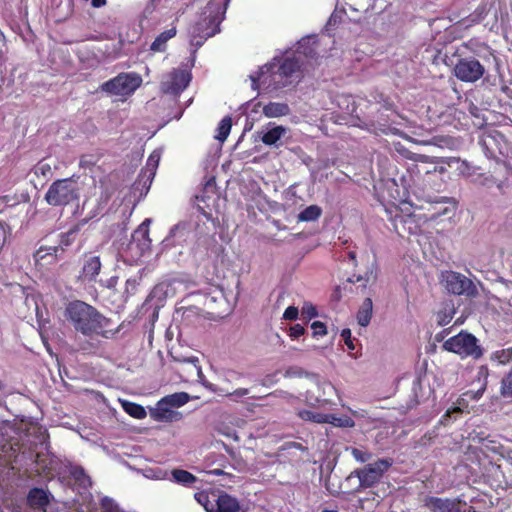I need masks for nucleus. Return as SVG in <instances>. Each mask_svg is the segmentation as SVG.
<instances>
[{
	"label": "nucleus",
	"mask_w": 512,
	"mask_h": 512,
	"mask_svg": "<svg viewBox=\"0 0 512 512\" xmlns=\"http://www.w3.org/2000/svg\"><path fill=\"white\" fill-rule=\"evenodd\" d=\"M467 21V26L482 22L490 31L500 27L506 30L509 14L506 5L500 0H485L468 16Z\"/></svg>",
	"instance_id": "f03ea898"
},
{
	"label": "nucleus",
	"mask_w": 512,
	"mask_h": 512,
	"mask_svg": "<svg viewBox=\"0 0 512 512\" xmlns=\"http://www.w3.org/2000/svg\"><path fill=\"white\" fill-rule=\"evenodd\" d=\"M310 40V37L302 38L298 43V50L307 57H314L316 55V51L313 48L306 47Z\"/></svg>",
	"instance_id": "2f4dec72"
},
{
	"label": "nucleus",
	"mask_w": 512,
	"mask_h": 512,
	"mask_svg": "<svg viewBox=\"0 0 512 512\" xmlns=\"http://www.w3.org/2000/svg\"><path fill=\"white\" fill-rule=\"evenodd\" d=\"M447 171L446 167L443 165H434L432 168H427L423 170V173L428 175L431 173H439L444 174Z\"/></svg>",
	"instance_id": "79ce46f5"
},
{
	"label": "nucleus",
	"mask_w": 512,
	"mask_h": 512,
	"mask_svg": "<svg viewBox=\"0 0 512 512\" xmlns=\"http://www.w3.org/2000/svg\"><path fill=\"white\" fill-rule=\"evenodd\" d=\"M301 312L302 315L308 319H312L318 315L316 307L311 303H304Z\"/></svg>",
	"instance_id": "e433bc0d"
},
{
	"label": "nucleus",
	"mask_w": 512,
	"mask_h": 512,
	"mask_svg": "<svg viewBox=\"0 0 512 512\" xmlns=\"http://www.w3.org/2000/svg\"><path fill=\"white\" fill-rule=\"evenodd\" d=\"M72 475H73V477H74L76 480H80V477H81V476H85L84 469H83V468H76V469L72 472Z\"/></svg>",
	"instance_id": "8fccbe9b"
},
{
	"label": "nucleus",
	"mask_w": 512,
	"mask_h": 512,
	"mask_svg": "<svg viewBox=\"0 0 512 512\" xmlns=\"http://www.w3.org/2000/svg\"><path fill=\"white\" fill-rule=\"evenodd\" d=\"M326 386H327L329 389L334 390V387H333V385H332L331 383H326Z\"/></svg>",
	"instance_id": "680f3d73"
},
{
	"label": "nucleus",
	"mask_w": 512,
	"mask_h": 512,
	"mask_svg": "<svg viewBox=\"0 0 512 512\" xmlns=\"http://www.w3.org/2000/svg\"><path fill=\"white\" fill-rule=\"evenodd\" d=\"M289 112L290 108L286 103L269 102L263 107L264 115L269 118L286 116Z\"/></svg>",
	"instance_id": "f3484780"
},
{
	"label": "nucleus",
	"mask_w": 512,
	"mask_h": 512,
	"mask_svg": "<svg viewBox=\"0 0 512 512\" xmlns=\"http://www.w3.org/2000/svg\"><path fill=\"white\" fill-rule=\"evenodd\" d=\"M392 222H393L395 231L401 235L402 234L401 230L404 231L406 229V227H405L406 224H414L415 220H414V216L412 214H407V215L396 214L392 218Z\"/></svg>",
	"instance_id": "a878e982"
},
{
	"label": "nucleus",
	"mask_w": 512,
	"mask_h": 512,
	"mask_svg": "<svg viewBox=\"0 0 512 512\" xmlns=\"http://www.w3.org/2000/svg\"><path fill=\"white\" fill-rule=\"evenodd\" d=\"M391 463L385 459H378L374 463H370L361 469L353 472L359 479L361 488H369L380 481L385 471L388 470Z\"/></svg>",
	"instance_id": "1a4fd4ad"
},
{
	"label": "nucleus",
	"mask_w": 512,
	"mask_h": 512,
	"mask_svg": "<svg viewBox=\"0 0 512 512\" xmlns=\"http://www.w3.org/2000/svg\"><path fill=\"white\" fill-rule=\"evenodd\" d=\"M44 198L51 206H67L79 199V189L70 178L59 179L49 186Z\"/></svg>",
	"instance_id": "7ed1b4c3"
},
{
	"label": "nucleus",
	"mask_w": 512,
	"mask_h": 512,
	"mask_svg": "<svg viewBox=\"0 0 512 512\" xmlns=\"http://www.w3.org/2000/svg\"><path fill=\"white\" fill-rule=\"evenodd\" d=\"M477 342L478 340L474 335L462 331L447 339L442 347L444 350L458 354L461 357L479 358L482 356V350Z\"/></svg>",
	"instance_id": "39448f33"
},
{
	"label": "nucleus",
	"mask_w": 512,
	"mask_h": 512,
	"mask_svg": "<svg viewBox=\"0 0 512 512\" xmlns=\"http://www.w3.org/2000/svg\"><path fill=\"white\" fill-rule=\"evenodd\" d=\"M422 207H428L427 211L429 214L426 216L427 220L438 223L454 218L458 202L455 198L443 196L425 200Z\"/></svg>",
	"instance_id": "423d86ee"
},
{
	"label": "nucleus",
	"mask_w": 512,
	"mask_h": 512,
	"mask_svg": "<svg viewBox=\"0 0 512 512\" xmlns=\"http://www.w3.org/2000/svg\"><path fill=\"white\" fill-rule=\"evenodd\" d=\"M118 283V277L117 276H112L110 279H108L107 281V287L109 289H114L116 287Z\"/></svg>",
	"instance_id": "09e8293b"
},
{
	"label": "nucleus",
	"mask_w": 512,
	"mask_h": 512,
	"mask_svg": "<svg viewBox=\"0 0 512 512\" xmlns=\"http://www.w3.org/2000/svg\"><path fill=\"white\" fill-rule=\"evenodd\" d=\"M305 332L306 330L304 326H302L301 324H294L293 326L290 327L288 335L291 339L294 340L304 335Z\"/></svg>",
	"instance_id": "4c0bfd02"
},
{
	"label": "nucleus",
	"mask_w": 512,
	"mask_h": 512,
	"mask_svg": "<svg viewBox=\"0 0 512 512\" xmlns=\"http://www.w3.org/2000/svg\"><path fill=\"white\" fill-rule=\"evenodd\" d=\"M41 252H42V249L40 248V249L37 251L36 256H39Z\"/></svg>",
	"instance_id": "0e129e2a"
},
{
	"label": "nucleus",
	"mask_w": 512,
	"mask_h": 512,
	"mask_svg": "<svg viewBox=\"0 0 512 512\" xmlns=\"http://www.w3.org/2000/svg\"><path fill=\"white\" fill-rule=\"evenodd\" d=\"M442 282L447 291L454 295H471L475 290L470 279L454 271L445 272L442 277Z\"/></svg>",
	"instance_id": "f8f14e48"
},
{
	"label": "nucleus",
	"mask_w": 512,
	"mask_h": 512,
	"mask_svg": "<svg viewBox=\"0 0 512 512\" xmlns=\"http://www.w3.org/2000/svg\"><path fill=\"white\" fill-rule=\"evenodd\" d=\"M76 232L74 230H70L65 234L61 235L60 245L62 246H69L75 237Z\"/></svg>",
	"instance_id": "a19ab883"
},
{
	"label": "nucleus",
	"mask_w": 512,
	"mask_h": 512,
	"mask_svg": "<svg viewBox=\"0 0 512 512\" xmlns=\"http://www.w3.org/2000/svg\"><path fill=\"white\" fill-rule=\"evenodd\" d=\"M6 387V384L2 381H0V390H4Z\"/></svg>",
	"instance_id": "bf43d9fd"
},
{
	"label": "nucleus",
	"mask_w": 512,
	"mask_h": 512,
	"mask_svg": "<svg viewBox=\"0 0 512 512\" xmlns=\"http://www.w3.org/2000/svg\"><path fill=\"white\" fill-rule=\"evenodd\" d=\"M136 234H141L145 241H147L148 243L151 242V240L149 239V231H148V229H145V230L140 229V230L136 231Z\"/></svg>",
	"instance_id": "3c124183"
},
{
	"label": "nucleus",
	"mask_w": 512,
	"mask_h": 512,
	"mask_svg": "<svg viewBox=\"0 0 512 512\" xmlns=\"http://www.w3.org/2000/svg\"><path fill=\"white\" fill-rule=\"evenodd\" d=\"M63 314L76 333L88 338H108L107 328L111 321L93 305L82 300H73L66 305Z\"/></svg>",
	"instance_id": "f257e3e1"
},
{
	"label": "nucleus",
	"mask_w": 512,
	"mask_h": 512,
	"mask_svg": "<svg viewBox=\"0 0 512 512\" xmlns=\"http://www.w3.org/2000/svg\"><path fill=\"white\" fill-rule=\"evenodd\" d=\"M305 374H306L305 371L301 367H298V366L289 367L285 371L286 377H302Z\"/></svg>",
	"instance_id": "ea45409f"
},
{
	"label": "nucleus",
	"mask_w": 512,
	"mask_h": 512,
	"mask_svg": "<svg viewBox=\"0 0 512 512\" xmlns=\"http://www.w3.org/2000/svg\"><path fill=\"white\" fill-rule=\"evenodd\" d=\"M8 230H10L9 225L0 220V232H3L4 234H6Z\"/></svg>",
	"instance_id": "864d4df0"
},
{
	"label": "nucleus",
	"mask_w": 512,
	"mask_h": 512,
	"mask_svg": "<svg viewBox=\"0 0 512 512\" xmlns=\"http://www.w3.org/2000/svg\"><path fill=\"white\" fill-rule=\"evenodd\" d=\"M349 257H350L351 259H355V257H356L355 252H350V253H349Z\"/></svg>",
	"instance_id": "052dcab7"
},
{
	"label": "nucleus",
	"mask_w": 512,
	"mask_h": 512,
	"mask_svg": "<svg viewBox=\"0 0 512 512\" xmlns=\"http://www.w3.org/2000/svg\"><path fill=\"white\" fill-rule=\"evenodd\" d=\"M298 416L304 421H311L314 423H326L325 413H319L312 410H301L298 412Z\"/></svg>",
	"instance_id": "c85d7f7f"
},
{
	"label": "nucleus",
	"mask_w": 512,
	"mask_h": 512,
	"mask_svg": "<svg viewBox=\"0 0 512 512\" xmlns=\"http://www.w3.org/2000/svg\"><path fill=\"white\" fill-rule=\"evenodd\" d=\"M176 28H170L160 33L150 46V50L154 52H162L166 49V43L168 40L176 35Z\"/></svg>",
	"instance_id": "a211bd4d"
},
{
	"label": "nucleus",
	"mask_w": 512,
	"mask_h": 512,
	"mask_svg": "<svg viewBox=\"0 0 512 512\" xmlns=\"http://www.w3.org/2000/svg\"><path fill=\"white\" fill-rule=\"evenodd\" d=\"M367 282H368V279H365V280H364V283L362 284V286H363L364 288L366 287Z\"/></svg>",
	"instance_id": "e2e57ef3"
},
{
	"label": "nucleus",
	"mask_w": 512,
	"mask_h": 512,
	"mask_svg": "<svg viewBox=\"0 0 512 512\" xmlns=\"http://www.w3.org/2000/svg\"><path fill=\"white\" fill-rule=\"evenodd\" d=\"M287 129L283 126H275L263 133L261 140L265 145H275L285 134Z\"/></svg>",
	"instance_id": "412c9836"
},
{
	"label": "nucleus",
	"mask_w": 512,
	"mask_h": 512,
	"mask_svg": "<svg viewBox=\"0 0 512 512\" xmlns=\"http://www.w3.org/2000/svg\"><path fill=\"white\" fill-rule=\"evenodd\" d=\"M213 495V501L208 499V495L199 493L197 500L202 502L205 499L204 507L207 512H245L236 498L231 497L227 493L217 496Z\"/></svg>",
	"instance_id": "9d476101"
},
{
	"label": "nucleus",
	"mask_w": 512,
	"mask_h": 512,
	"mask_svg": "<svg viewBox=\"0 0 512 512\" xmlns=\"http://www.w3.org/2000/svg\"><path fill=\"white\" fill-rule=\"evenodd\" d=\"M191 81V74L181 69H173L161 82L162 93L173 96L180 95Z\"/></svg>",
	"instance_id": "9b49d317"
},
{
	"label": "nucleus",
	"mask_w": 512,
	"mask_h": 512,
	"mask_svg": "<svg viewBox=\"0 0 512 512\" xmlns=\"http://www.w3.org/2000/svg\"><path fill=\"white\" fill-rule=\"evenodd\" d=\"M311 329H312V336L314 338L323 337L327 334V327H326L325 323H323L321 321H314L311 324Z\"/></svg>",
	"instance_id": "72a5a7b5"
},
{
	"label": "nucleus",
	"mask_w": 512,
	"mask_h": 512,
	"mask_svg": "<svg viewBox=\"0 0 512 512\" xmlns=\"http://www.w3.org/2000/svg\"><path fill=\"white\" fill-rule=\"evenodd\" d=\"M230 0H226L224 3V7L222 12H220V8L217 9L215 14H209L208 16H204L192 28L191 37L192 42L196 46H201L204 41L220 31V23L224 19V15Z\"/></svg>",
	"instance_id": "20e7f679"
},
{
	"label": "nucleus",
	"mask_w": 512,
	"mask_h": 512,
	"mask_svg": "<svg viewBox=\"0 0 512 512\" xmlns=\"http://www.w3.org/2000/svg\"><path fill=\"white\" fill-rule=\"evenodd\" d=\"M91 4L94 8H100L107 4V0H92Z\"/></svg>",
	"instance_id": "603ef678"
},
{
	"label": "nucleus",
	"mask_w": 512,
	"mask_h": 512,
	"mask_svg": "<svg viewBox=\"0 0 512 512\" xmlns=\"http://www.w3.org/2000/svg\"><path fill=\"white\" fill-rule=\"evenodd\" d=\"M362 280H363V277H362V276H358V277L356 278V280H354V279H352V278H349V279H348V281H349V282H352V283H354V282H360V281H362Z\"/></svg>",
	"instance_id": "4d7b16f0"
},
{
	"label": "nucleus",
	"mask_w": 512,
	"mask_h": 512,
	"mask_svg": "<svg viewBox=\"0 0 512 512\" xmlns=\"http://www.w3.org/2000/svg\"><path fill=\"white\" fill-rule=\"evenodd\" d=\"M189 401V395L186 392L174 393L162 398V403H168L170 407H181Z\"/></svg>",
	"instance_id": "393cba45"
},
{
	"label": "nucleus",
	"mask_w": 512,
	"mask_h": 512,
	"mask_svg": "<svg viewBox=\"0 0 512 512\" xmlns=\"http://www.w3.org/2000/svg\"><path fill=\"white\" fill-rule=\"evenodd\" d=\"M351 455L355 458L356 461L361 463L369 461L372 457L371 453L359 448H351Z\"/></svg>",
	"instance_id": "473e14b6"
},
{
	"label": "nucleus",
	"mask_w": 512,
	"mask_h": 512,
	"mask_svg": "<svg viewBox=\"0 0 512 512\" xmlns=\"http://www.w3.org/2000/svg\"><path fill=\"white\" fill-rule=\"evenodd\" d=\"M112 196V193L109 192L107 189L105 191L102 192L101 196H100V202L101 203H104V204H107L108 201L110 200Z\"/></svg>",
	"instance_id": "de8ad7c7"
},
{
	"label": "nucleus",
	"mask_w": 512,
	"mask_h": 512,
	"mask_svg": "<svg viewBox=\"0 0 512 512\" xmlns=\"http://www.w3.org/2000/svg\"><path fill=\"white\" fill-rule=\"evenodd\" d=\"M39 169L41 170L42 174H43V175H45V171H46V169H47V170H50V166H49L48 164L41 165V166L39 167Z\"/></svg>",
	"instance_id": "5fc2aeb1"
},
{
	"label": "nucleus",
	"mask_w": 512,
	"mask_h": 512,
	"mask_svg": "<svg viewBox=\"0 0 512 512\" xmlns=\"http://www.w3.org/2000/svg\"><path fill=\"white\" fill-rule=\"evenodd\" d=\"M101 269V261L98 256L95 255H88L85 256L82 271H81V278L84 280H95L96 276L99 274Z\"/></svg>",
	"instance_id": "2eb2a0df"
},
{
	"label": "nucleus",
	"mask_w": 512,
	"mask_h": 512,
	"mask_svg": "<svg viewBox=\"0 0 512 512\" xmlns=\"http://www.w3.org/2000/svg\"><path fill=\"white\" fill-rule=\"evenodd\" d=\"M231 127H232V118L230 116H225L220 121V123L217 127V134H216L215 138L220 142H224L230 134Z\"/></svg>",
	"instance_id": "bb28decb"
},
{
	"label": "nucleus",
	"mask_w": 512,
	"mask_h": 512,
	"mask_svg": "<svg viewBox=\"0 0 512 512\" xmlns=\"http://www.w3.org/2000/svg\"><path fill=\"white\" fill-rule=\"evenodd\" d=\"M122 408L129 416L135 419H144L147 415L145 408L135 402L123 401Z\"/></svg>",
	"instance_id": "4be33fe9"
},
{
	"label": "nucleus",
	"mask_w": 512,
	"mask_h": 512,
	"mask_svg": "<svg viewBox=\"0 0 512 512\" xmlns=\"http://www.w3.org/2000/svg\"><path fill=\"white\" fill-rule=\"evenodd\" d=\"M101 505H102L103 509L111 511V507L113 505V501H112V499H110L108 497H105V498L102 499Z\"/></svg>",
	"instance_id": "49530a36"
},
{
	"label": "nucleus",
	"mask_w": 512,
	"mask_h": 512,
	"mask_svg": "<svg viewBox=\"0 0 512 512\" xmlns=\"http://www.w3.org/2000/svg\"><path fill=\"white\" fill-rule=\"evenodd\" d=\"M300 62L294 57H286L282 60L278 73L282 77H290L300 70Z\"/></svg>",
	"instance_id": "6ab92c4d"
},
{
	"label": "nucleus",
	"mask_w": 512,
	"mask_h": 512,
	"mask_svg": "<svg viewBox=\"0 0 512 512\" xmlns=\"http://www.w3.org/2000/svg\"><path fill=\"white\" fill-rule=\"evenodd\" d=\"M322 215V209L318 205H310L301 211L298 220L302 222H311L317 220Z\"/></svg>",
	"instance_id": "b1692460"
},
{
	"label": "nucleus",
	"mask_w": 512,
	"mask_h": 512,
	"mask_svg": "<svg viewBox=\"0 0 512 512\" xmlns=\"http://www.w3.org/2000/svg\"><path fill=\"white\" fill-rule=\"evenodd\" d=\"M173 480L178 483L182 484L184 486H191L193 485L197 478L189 471L183 470V469H173L172 472Z\"/></svg>",
	"instance_id": "5701e85b"
},
{
	"label": "nucleus",
	"mask_w": 512,
	"mask_h": 512,
	"mask_svg": "<svg viewBox=\"0 0 512 512\" xmlns=\"http://www.w3.org/2000/svg\"><path fill=\"white\" fill-rule=\"evenodd\" d=\"M298 315H299V310L297 307L288 306L283 313V319L293 321L298 318Z\"/></svg>",
	"instance_id": "58836bf2"
},
{
	"label": "nucleus",
	"mask_w": 512,
	"mask_h": 512,
	"mask_svg": "<svg viewBox=\"0 0 512 512\" xmlns=\"http://www.w3.org/2000/svg\"><path fill=\"white\" fill-rule=\"evenodd\" d=\"M228 437H232L235 441H239V437L237 436L236 432H233V433H227L226 434Z\"/></svg>",
	"instance_id": "6e6d98bb"
},
{
	"label": "nucleus",
	"mask_w": 512,
	"mask_h": 512,
	"mask_svg": "<svg viewBox=\"0 0 512 512\" xmlns=\"http://www.w3.org/2000/svg\"><path fill=\"white\" fill-rule=\"evenodd\" d=\"M160 2L161 0H149L148 3L146 4L144 12L147 14H152Z\"/></svg>",
	"instance_id": "37998d69"
},
{
	"label": "nucleus",
	"mask_w": 512,
	"mask_h": 512,
	"mask_svg": "<svg viewBox=\"0 0 512 512\" xmlns=\"http://www.w3.org/2000/svg\"><path fill=\"white\" fill-rule=\"evenodd\" d=\"M452 319V315L439 312L438 314V324L441 326L447 325Z\"/></svg>",
	"instance_id": "c03bdc74"
},
{
	"label": "nucleus",
	"mask_w": 512,
	"mask_h": 512,
	"mask_svg": "<svg viewBox=\"0 0 512 512\" xmlns=\"http://www.w3.org/2000/svg\"><path fill=\"white\" fill-rule=\"evenodd\" d=\"M472 43H473V41L469 40L467 43H464V46L467 48H471Z\"/></svg>",
	"instance_id": "13d9d810"
},
{
	"label": "nucleus",
	"mask_w": 512,
	"mask_h": 512,
	"mask_svg": "<svg viewBox=\"0 0 512 512\" xmlns=\"http://www.w3.org/2000/svg\"><path fill=\"white\" fill-rule=\"evenodd\" d=\"M323 512H336V511H333V510H323Z\"/></svg>",
	"instance_id": "69168bd1"
},
{
	"label": "nucleus",
	"mask_w": 512,
	"mask_h": 512,
	"mask_svg": "<svg viewBox=\"0 0 512 512\" xmlns=\"http://www.w3.org/2000/svg\"><path fill=\"white\" fill-rule=\"evenodd\" d=\"M248 393H249V390L246 389V388H238V389H236L235 391H233L231 393L227 392L228 395H235L237 397L246 396V395H248Z\"/></svg>",
	"instance_id": "a18cd8bd"
},
{
	"label": "nucleus",
	"mask_w": 512,
	"mask_h": 512,
	"mask_svg": "<svg viewBox=\"0 0 512 512\" xmlns=\"http://www.w3.org/2000/svg\"><path fill=\"white\" fill-rule=\"evenodd\" d=\"M215 473H216V474H220V473H221V471H220V470H216V471H215Z\"/></svg>",
	"instance_id": "338daca9"
},
{
	"label": "nucleus",
	"mask_w": 512,
	"mask_h": 512,
	"mask_svg": "<svg viewBox=\"0 0 512 512\" xmlns=\"http://www.w3.org/2000/svg\"><path fill=\"white\" fill-rule=\"evenodd\" d=\"M175 361H178V362H182V363H191L198 376H202V369H201V366H200V361H199V358L197 356H191V357H187V358H183V359H178V358H174Z\"/></svg>",
	"instance_id": "f704fd0d"
},
{
	"label": "nucleus",
	"mask_w": 512,
	"mask_h": 512,
	"mask_svg": "<svg viewBox=\"0 0 512 512\" xmlns=\"http://www.w3.org/2000/svg\"><path fill=\"white\" fill-rule=\"evenodd\" d=\"M372 309L373 303L371 298H365L357 313V321L359 325L366 327L370 323L372 317Z\"/></svg>",
	"instance_id": "aec40b11"
},
{
	"label": "nucleus",
	"mask_w": 512,
	"mask_h": 512,
	"mask_svg": "<svg viewBox=\"0 0 512 512\" xmlns=\"http://www.w3.org/2000/svg\"><path fill=\"white\" fill-rule=\"evenodd\" d=\"M27 502L33 509H44L50 503L49 494L42 488H32L28 493Z\"/></svg>",
	"instance_id": "dca6fc26"
},
{
	"label": "nucleus",
	"mask_w": 512,
	"mask_h": 512,
	"mask_svg": "<svg viewBox=\"0 0 512 512\" xmlns=\"http://www.w3.org/2000/svg\"><path fill=\"white\" fill-rule=\"evenodd\" d=\"M500 393L504 398L512 397V367L501 381Z\"/></svg>",
	"instance_id": "7c9ffc66"
},
{
	"label": "nucleus",
	"mask_w": 512,
	"mask_h": 512,
	"mask_svg": "<svg viewBox=\"0 0 512 512\" xmlns=\"http://www.w3.org/2000/svg\"><path fill=\"white\" fill-rule=\"evenodd\" d=\"M326 423L332 424L336 427L350 428L354 426V421L349 416L338 417L334 414H326Z\"/></svg>",
	"instance_id": "cd10ccee"
},
{
	"label": "nucleus",
	"mask_w": 512,
	"mask_h": 512,
	"mask_svg": "<svg viewBox=\"0 0 512 512\" xmlns=\"http://www.w3.org/2000/svg\"><path fill=\"white\" fill-rule=\"evenodd\" d=\"M433 512H476L474 507L459 499L435 498L431 501Z\"/></svg>",
	"instance_id": "ddd939ff"
},
{
	"label": "nucleus",
	"mask_w": 512,
	"mask_h": 512,
	"mask_svg": "<svg viewBox=\"0 0 512 512\" xmlns=\"http://www.w3.org/2000/svg\"><path fill=\"white\" fill-rule=\"evenodd\" d=\"M341 337L345 343V345L347 346V348L351 351H353L355 349V345H354V339L352 338V333H351V330L349 328H345L341 331Z\"/></svg>",
	"instance_id": "c9c22d12"
},
{
	"label": "nucleus",
	"mask_w": 512,
	"mask_h": 512,
	"mask_svg": "<svg viewBox=\"0 0 512 512\" xmlns=\"http://www.w3.org/2000/svg\"><path fill=\"white\" fill-rule=\"evenodd\" d=\"M158 162L159 156L151 154L147 160L145 168L141 170L133 186L136 187L138 185H142V190H144L146 194L149 191L151 183L154 179Z\"/></svg>",
	"instance_id": "4468645a"
},
{
	"label": "nucleus",
	"mask_w": 512,
	"mask_h": 512,
	"mask_svg": "<svg viewBox=\"0 0 512 512\" xmlns=\"http://www.w3.org/2000/svg\"><path fill=\"white\" fill-rule=\"evenodd\" d=\"M169 407L168 403H162L161 399L157 404V408L153 412V417L157 420L171 419L173 411Z\"/></svg>",
	"instance_id": "c756f323"
},
{
	"label": "nucleus",
	"mask_w": 512,
	"mask_h": 512,
	"mask_svg": "<svg viewBox=\"0 0 512 512\" xmlns=\"http://www.w3.org/2000/svg\"><path fill=\"white\" fill-rule=\"evenodd\" d=\"M485 67L473 57L459 58L454 65L453 75L461 82L475 83L485 74Z\"/></svg>",
	"instance_id": "0eeeda50"
},
{
	"label": "nucleus",
	"mask_w": 512,
	"mask_h": 512,
	"mask_svg": "<svg viewBox=\"0 0 512 512\" xmlns=\"http://www.w3.org/2000/svg\"><path fill=\"white\" fill-rule=\"evenodd\" d=\"M141 82L138 75L121 73L104 82L101 85V90L112 95H129L140 86Z\"/></svg>",
	"instance_id": "6e6552de"
}]
</instances>
